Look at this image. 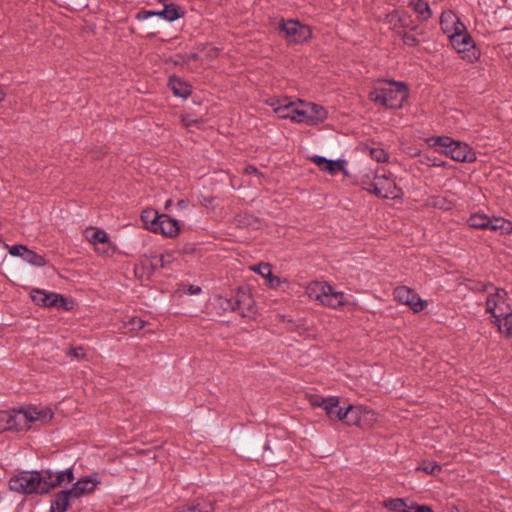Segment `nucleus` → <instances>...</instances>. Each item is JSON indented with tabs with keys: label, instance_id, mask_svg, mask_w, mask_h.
Returning <instances> with one entry per match:
<instances>
[{
	"label": "nucleus",
	"instance_id": "41",
	"mask_svg": "<svg viewBox=\"0 0 512 512\" xmlns=\"http://www.w3.org/2000/svg\"><path fill=\"white\" fill-rule=\"evenodd\" d=\"M4 98H5V92H4V90L0 87V102H1L2 100H4Z\"/></svg>",
	"mask_w": 512,
	"mask_h": 512
},
{
	"label": "nucleus",
	"instance_id": "43",
	"mask_svg": "<svg viewBox=\"0 0 512 512\" xmlns=\"http://www.w3.org/2000/svg\"><path fill=\"white\" fill-rule=\"evenodd\" d=\"M197 510H198V506H191V507L188 508L189 512H195Z\"/></svg>",
	"mask_w": 512,
	"mask_h": 512
},
{
	"label": "nucleus",
	"instance_id": "4",
	"mask_svg": "<svg viewBox=\"0 0 512 512\" xmlns=\"http://www.w3.org/2000/svg\"><path fill=\"white\" fill-rule=\"evenodd\" d=\"M306 293L311 300L332 309L354 305V299L351 295L336 290L327 282L313 281L309 283Z\"/></svg>",
	"mask_w": 512,
	"mask_h": 512
},
{
	"label": "nucleus",
	"instance_id": "24",
	"mask_svg": "<svg viewBox=\"0 0 512 512\" xmlns=\"http://www.w3.org/2000/svg\"><path fill=\"white\" fill-rule=\"evenodd\" d=\"M251 270L260 274L267 281V285L271 288H277L281 280L279 277L274 276L272 273V267L268 263H259L251 266Z\"/></svg>",
	"mask_w": 512,
	"mask_h": 512
},
{
	"label": "nucleus",
	"instance_id": "37",
	"mask_svg": "<svg viewBox=\"0 0 512 512\" xmlns=\"http://www.w3.org/2000/svg\"><path fill=\"white\" fill-rule=\"evenodd\" d=\"M143 327V321L141 319H138V318H134L133 319V323H132V328L133 329H136V328H142Z\"/></svg>",
	"mask_w": 512,
	"mask_h": 512
},
{
	"label": "nucleus",
	"instance_id": "19",
	"mask_svg": "<svg viewBox=\"0 0 512 512\" xmlns=\"http://www.w3.org/2000/svg\"><path fill=\"white\" fill-rule=\"evenodd\" d=\"M31 298L37 305H43L45 307H66V299L54 292H46L40 289H34L31 291Z\"/></svg>",
	"mask_w": 512,
	"mask_h": 512
},
{
	"label": "nucleus",
	"instance_id": "5",
	"mask_svg": "<svg viewBox=\"0 0 512 512\" xmlns=\"http://www.w3.org/2000/svg\"><path fill=\"white\" fill-rule=\"evenodd\" d=\"M408 97V87L403 82L382 80L370 92L374 102L391 109L401 108Z\"/></svg>",
	"mask_w": 512,
	"mask_h": 512
},
{
	"label": "nucleus",
	"instance_id": "34",
	"mask_svg": "<svg viewBox=\"0 0 512 512\" xmlns=\"http://www.w3.org/2000/svg\"><path fill=\"white\" fill-rule=\"evenodd\" d=\"M403 41L406 45L413 46L417 43V38L413 34L405 33Z\"/></svg>",
	"mask_w": 512,
	"mask_h": 512
},
{
	"label": "nucleus",
	"instance_id": "16",
	"mask_svg": "<svg viewBox=\"0 0 512 512\" xmlns=\"http://www.w3.org/2000/svg\"><path fill=\"white\" fill-rule=\"evenodd\" d=\"M440 27L448 39L467 29L460 17L453 10H444L440 17Z\"/></svg>",
	"mask_w": 512,
	"mask_h": 512
},
{
	"label": "nucleus",
	"instance_id": "15",
	"mask_svg": "<svg viewBox=\"0 0 512 512\" xmlns=\"http://www.w3.org/2000/svg\"><path fill=\"white\" fill-rule=\"evenodd\" d=\"M298 100L299 99L292 100L288 97H269L266 99L265 103L272 108L277 117L294 121V116H296L295 110H297L298 107Z\"/></svg>",
	"mask_w": 512,
	"mask_h": 512
},
{
	"label": "nucleus",
	"instance_id": "29",
	"mask_svg": "<svg viewBox=\"0 0 512 512\" xmlns=\"http://www.w3.org/2000/svg\"><path fill=\"white\" fill-rule=\"evenodd\" d=\"M23 260L26 263H28L32 266H36V267H43L46 265V261H45L44 257L37 254L36 252L30 250L29 248L25 252V254L23 256Z\"/></svg>",
	"mask_w": 512,
	"mask_h": 512
},
{
	"label": "nucleus",
	"instance_id": "17",
	"mask_svg": "<svg viewBox=\"0 0 512 512\" xmlns=\"http://www.w3.org/2000/svg\"><path fill=\"white\" fill-rule=\"evenodd\" d=\"M394 297L398 302L408 305L414 312H420L427 306L426 301L406 286L397 287L394 290Z\"/></svg>",
	"mask_w": 512,
	"mask_h": 512
},
{
	"label": "nucleus",
	"instance_id": "1",
	"mask_svg": "<svg viewBox=\"0 0 512 512\" xmlns=\"http://www.w3.org/2000/svg\"><path fill=\"white\" fill-rule=\"evenodd\" d=\"M486 312L491 316V322L505 337L512 335V307L505 289L492 284L486 286Z\"/></svg>",
	"mask_w": 512,
	"mask_h": 512
},
{
	"label": "nucleus",
	"instance_id": "13",
	"mask_svg": "<svg viewBox=\"0 0 512 512\" xmlns=\"http://www.w3.org/2000/svg\"><path fill=\"white\" fill-rule=\"evenodd\" d=\"M43 480H44V487L45 488V494L49 493L52 489L56 487H62L67 484H70L74 481L75 475H74V468L68 467L63 470H43Z\"/></svg>",
	"mask_w": 512,
	"mask_h": 512
},
{
	"label": "nucleus",
	"instance_id": "9",
	"mask_svg": "<svg viewBox=\"0 0 512 512\" xmlns=\"http://www.w3.org/2000/svg\"><path fill=\"white\" fill-rule=\"evenodd\" d=\"M378 420L377 414L363 405H349L343 412V422L350 426L368 428Z\"/></svg>",
	"mask_w": 512,
	"mask_h": 512
},
{
	"label": "nucleus",
	"instance_id": "40",
	"mask_svg": "<svg viewBox=\"0 0 512 512\" xmlns=\"http://www.w3.org/2000/svg\"><path fill=\"white\" fill-rule=\"evenodd\" d=\"M322 399L323 398H320V397H314V398L311 399V403H312L313 406L321 407V400Z\"/></svg>",
	"mask_w": 512,
	"mask_h": 512
},
{
	"label": "nucleus",
	"instance_id": "10",
	"mask_svg": "<svg viewBox=\"0 0 512 512\" xmlns=\"http://www.w3.org/2000/svg\"><path fill=\"white\" fill-rule=\"evenodd\" d=\"M295 115L293 121L295 123L317 125L327 118V111L320 105L299 99Z\"/></svg>",
	"mask_w": 512,
	"mask_h": 512
},
{
	"label": "nucleus",
	"instance_id": "22",
	"mask_svg": "<svg viewBox=\"0 0 512 512\" xmlns=\"http://www.w3.org/2000/svg\"><path fill=\"white\" fill-rule=\"evenodd\" d=\"M321 408L331 420H343V412L345 408L339 406L337 397H329L321 400Z\"/></svg>",
	"mask_w": 512,
	"mask_h": 512
},
{
	"label": "nucleus",
	"instance_id": "23",
	"mask_svg": "<svg viewBox=\"0 0 512 512\" xmlns=\"http://www.w3.org/2000/svg\"><path fill=\"white\" fill-rule=\"evenodd\" d=\"M87 237L90 242L96 246V251L98 253H109L111 245L108 240V234L104 230H93L88 232Z\"/></svg>",
	"mask_w": 512,
	"mask_h": 512
},
{
	"label": "nucleus",
	"instance_id": "28",
	"mask_svg": "<svg viewBox=\"0 0 512 512\" xmlns=\"http://www.w3.org/2000/svg\"><path fill=\"white\" fill-rule=\"evenodd\" d=\"M384 506L393 512H412V508L401 498L389 499Z\"/></svg>",
	"mask_w": 512,
	"mask_h": 512
},
{
	"label": "nucleus",
	"instance_id": "33",
	"mask_svg": "<svg viewBox=\"0 0 512 512\" xmlns=\"http://www.w3.org/2000/svg\"><path fill=\"white\" fill-rule=\"evenodd\" d=\"M420 469L423 470L427 474H434L437 471L441 470L440 466L436 462L424 463L420 467Z\"/></svg>",
	"mask_w": 512,
	"mask_h": 512
},
{
	"label": "nucleus",
	"instance_id": "39",
	"mask_svg": "<svg viewBox=\"0 0 512 512\" xmlns=\"http://www.w3.org/2000/svg\"><path fill=\"white\" fill-rule=\"evenodd\" d=\"M187 206H188V202H187L186 200H184V199H181V200H179V201L176 203V207H177L178 209H184V208H186Z\"/></svg>",
	"mask_w": 512,
	"mask_h": 512
},
{
	"label": "nucleus",
	"instance_id": "2",
	"mask_svg": "<svg viewBox=\"0 0 512 512\" xmlns=\"http://www.w3.org/2000/svg\"><path fill=\"white\" fill-rule=\"evenodd\" d=\"M100 484L99 475L95 472L78 478L72 482L71 487L62 489L53 496L50 512H66L73 502L93 494Z\"/></svg>",
	"mask_w": 512,
	"mask_h": 512
},
{
	"label": "nucleus",
	"instance_id": "26",
	"mask_svg": "<svg viewBox=\"0 0 512 512\" xmlns=\"http://www.w3.org/2000/svg\"><path fill=\"white\" fill-rule=\"evenodd\" d=\"M168 85L173 93L178 97L187 98L191 93L190 86L175 76L169 79Z\"/></svg>",
	"mask_w": 512,
	"mask_h": 512
},
{
	"label": "nucleus",
	"instance_id": "21",
	"mask_svg": "<svg viewBox=\"0 0 512 512\" xmlns=\"http://www.w3.org/2000/svg\"><path fill=\"white\" fill-rule=\"evenodd\" d=\"M180 231L179 222L169 217L166 214H161L160 220L158 221L156 233H161L168 237H175Z\"/></svg>",
	"mask_w": 512,
	"mask_h": 512
},
{
	"label": "nucleus",
	"instance_id": "20",
	"mask_svg": "<svg viewBox=\"0 0 512 512\" xmlns=\"http://www.w3.org/2000/svg\"><path fill=\"white\" fill-rule=\"evenodd\" d=\"M310 160L316 164L322 171L331 175L336 174L338 171L344 170L346 162L341 159L331 160L324 156L312 155Z\"/></svg>",
	"mask_w": 512,
	"mask_h": 512
},
{
	"label": "nucleus",
	"instance_id": "25",
	"mask_svg": "<svg viewBox=\"0 0 512 512\" xmlns=\"http://www.w3.org/2000/svg\"><path fill=\"white\" fill-rule=\"evenodd\" d=\"M409 6L415 11L418 18L422 21H427L432 16L430 6L424 0H410Z\"/></svg>",
	"mask_w": 512,
	"mask_h": 512
},
{
	"label": "nucleus",
	"instance_id": "27",
	"mask_svg": "<svg viewBox=\"0 0 512 512\" xmlns=\"http://www.w3.org/2000/svg\"><path fill=\"white\" fill-rule=\"evenodd\" d=\"M161 214L153 209L144 210L141 215V219L145 227L153 232L157 229L158 221L160 220Z\"/></svg>",
	"mask_w": 512,
	"mask_h": 512
},
{
	"label": "nucleus",
	"instance_id": "36",
	"mask_svg": "<svg viewBox=\"0 0 512 512\" xmlns=\"http://www.w3.org/2000/svg\"><path fill=\"white\" fill-rule=\"evenodd\" d=\"M412 508V512H433L429 506L426 505H416Z\"/></svg>",
	"mask_w": 512,
	"mask_h": 512
},
{
	"label": "nucleus",
	"instance_id": "45",
	"mask_svg": "<svg viewBox=\"0 0 512 512\" xmlns=\"http://www.w3.org/2000/svg\"><path fill=\"white\" fill-rule=\"evenodd\" d=\"M199 512H206V511H201V510H199Z\"/></svg>",
	"mask_w": 512,
	"mask_h": 512
},
{
	"label": "nucleus",
	"instance_id": "11",
	"mask_svg": "<svg viewBox=\"0 0 512 512\" xmlns=\"http://www.w3.org/2000/svg\"><path fill=\"white\" fill-rule=\"evenodd\" d=\"M448 40L455 51L461 55L463 60L473 63L479 59L480 52L467 29Z\"/></svg>",
	"mask_w": 512,
	"mask_h": 512
},
{
	"label": "nucleus",
	"instance_id": "3",
	"mask_svg": "<svg viewBox=\"0 0 512 512\" xmlns=\"http://www.w3.org/2000/svg\"><path fill=\"white\" fill-rule=\"evenodd\" d=\"M52 418L53 412L48 407L28 406L17 411H0V432L26 430L34 422L45 424Z\"/></svg>",
	"mask_w": 512,
	"mask_h": 512
},
{
	"label": "nucleus",
	"instance_id": "30",
	"mask_svg": "<svg viewBox=\"0 0 512 512\" xmlns=\"http://www.w3.org/2000/svg\"><path fill=\"white\" fill-rule=\"evenodd\" d=\"M428 204L441 210H449L452 207V203L442 196L431 197Z\"/></svg>",
	"mask_w": 512,
	"mask_h": 512
},
{
	"label": "nucleus",
	"instance_id": "6",
	"mask_svg": "<svg viewBox=\"0 0 512 512\" xmlns=\"http://www.w3.org/2000/svg\"><path fill=\"white\" fill-rule=\"evenodd\" d=\"M430 146L435 150L449 156L457 162H473L477 159L476 152L467 144L455 141L448 136L429 139Z\"/></svg>",
	"mask_w": 512,
	"mask_h": 512
},
{
	"label": "nucleus",
	"instance_id": "38",
	"mask_svg": "<svg viewBox=\"0 0 512 512\" xmlns=\"http://www.w3.org/2000/svg\"><path fill=\"white\" fill-rule=\"evenodd\" d=\"M71 353L77 358H80L84 355L83 349L80 347L72 349Z\"/></svg>",
	"mask_w": 512,
	"mask_h": 512
},
{
	"label": "nucleus",
	"instance_id": "42",
	"mask_svg": "<svg viewBox=\"0 0 512 512\" xmlns=\"http://www.w3.org/2000/svg\"><path fill=\"white\" fill-rule=\"evenodd\" d=\"M171 205H172V200H171V199H168V200L165 202V208H166V209H168Z\"/></svg>",
	"mask_w": 512,
	"mask_h": 512
},
{
	"label": "nucleus",
	"instance_id": "12",
	"mask_svg": "<svg viewBox=\"0 0 512 512\" xmlns=\"http://www.w3.org/2000/svg\"><path fill=\"white\" fill-rule=\"evenodd\" d=\"M468 225L476 229H490L499 231L501 234H509L512 232V223L500 218H490L484 213H473L468 218Z\"/></svg>",
	"mask_w": 512,
	"mask_h": 512
},
{
	"label": "nucleus",
	"instance_id": "8",
	"mask_svg": "<svg viewBox=\"0 0 512 512\" xmlns=\"http://www.w3.org/2000/svg\"><path fill=\"white\" fill-rule=\"evenodd\" d=\"M42 471H22L9 479V489L23 495L45 494Z\"/></svg>",
	"mask_w": 512,
	"mask_h": 512
},
{
	"label": "nucleus",
	"instance_id": "35",
	"mask_svg": "<svg viewBox=\"0 0 512 512\" xmlns=\"http://www.w3.org/2000/svg\"><path fill=\"white\" fill-rule=\"evenodd\" d=\"M202 291L201 287L195 285H189L186 289V293L189 295H198Z\"/></svg>",
	"mask_w": 512,
	"mask_h": 512
},
{
	"label": "nucleus",
	"instance_id": "7",
	"mask_svg": "<svg viewBox=\"0 0 512 512\" xmlns=\"http://www.w3.org/2000/svg\"><path fill=\"white\" fill-rule=\"evenodd\" d=\"M361 183L367 191L383 198L396 199L402 195L394 180L385 174L366 173L362 175Z\"/></svg>",
	"mask_w": 512,
	"mask_h": 512
},
{
	"label": "nucleus",
	"instance_id": "32",
	"mask_svg": "<svg viewBox=\"0 0 512 512\" xmlns=\"http://www.w3.org/2000/svg\"><path fill=\"white\" fill-rule=\"evenodd\" d=\"M370 155L377 162H385L388 158L387 153L381 148H372Z\"/></svg>",
	"mask_w": 512,
	"mask_h": 512
},
{
	"label": "nucleus",
	"instance_id": "44",
	"mask_svg": "<svg viewBox=\"0 0 512 512\" xmlns=\"http://www.w3.org/2000/svg\"><path fill=\"white\" fill-rule=\"evenodd\" d=\"M165 1H166V0H158V2H159V3H163V5H164V4H166V3H165Z\"/></svg>",
	"mask_w": 512,
	"mask_h": 512
},
{
	"label": "nucleus",
	"instance_id": "31",
	"mask_svg": "<svg viewBox=\"0 0 512 512\" xmlns=\"http://www.w3.org/2000/svg\"><path fill=\"white\" fill-rule=\"evenodd\" d=\"M28 247L26 245H12L9 247V254L13 257H20L23 259V256L25 252L27 251Z\"/></svg>",
	"mask_w": 512,
	"mask_h": 512
},
{
	"label": "nucleus",
	"instance_id": "14",
	"mask_svg": "<svg viewBox=\"0 0 512 512\" xmlns=\"http://www.w3.org/2000/svg\"><path fill=\"white\" fill-rule=\"evenodd\" d=\"M279 27L287 41L291 43H302L311 37L310 27L297 20L282 21Z\"/></svg>",
	"mask_w": 512,
	"mask_h": 512
},
{
	"label": "nucleus",
	"instance_id": "18",
	"mask_svg": "<svg viewBox=\"0 0 512 512\" xmlns=\"http://www.w3.org/2000/svg\"><path fill=\"white\" fill-rule=\"evenodd\" d=\"M183 11L174 3L164 4L162 10H144L138 13L139 20H147L151 17L157 16L168 22H173L183 16Z\"/></svg>",
	"mask_w": 512,
	"mask_h": 512
}]
</instances>
